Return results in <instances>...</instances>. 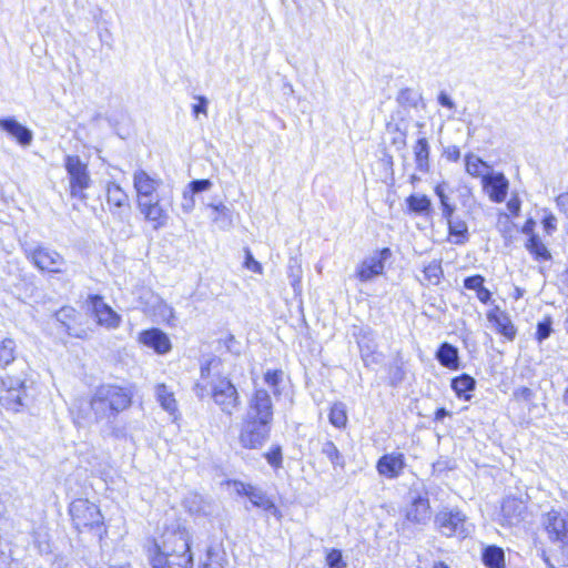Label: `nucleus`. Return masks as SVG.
I'll list each match as a JSON object with an SVG mask.
<instances>
[{
	"label": "nucleus",
	"instance_id": "f257e3e1",
	"mask_svg": "<svg viewBox=\"0 0 568 568\" xmlns=\"http://www.w3.org/2000/svg\"><path fill=\"white\" fill-rule=\"evenodd\" d=\"M149 558L152 568H193L189 529L179 524L166 527L161 542L149 549Z\"/></svg>",
	"mask_w": 568,
	"mask_h": 568
},
{
	"label": "nucleus",
	"instance_id": "f03ea898",
	"mask_svg": "<svg viewBox=\"0 0 568 568\" xmlns=\"http://www.w3.org/2000/svg\"><path fill=\"white\" fill-rule=\"evenodd\" d=\"M37 398V387L27 374L0 376V406L8 412H29Z\"/></svg>",
	"mask_w": 568,
	"mask_h": 568
},
{
	"label": "nucleus",
	"instance_id": "7ed1b4c3",
	"mask_svg": "<svg viewBox=\"0 0 568 568\" xmlns=\"http://www.w3.org/2000/svg\"><path fill=\"white\" fill-rule=\"evenodd\" d=\"M132 392L118 385L104 384L99 386L91 399L90 408L97 422L114 418L119 413L130 407Z\"/></svg>",
	"mask_w": 568,
	"mask_h": 568
},
{
	"label": "nucleus",
	"instance_id": "20e7f679",
	"mask_svg": "<svg viewBox=\"0 0 568 568\" xmlns=\"http://www.w3.org/2000/svg\"><path fill=\"white\" fill-rule=\"evenodd\" d=\"M434 524L445 537L466 538L471 531L467 517L457 508H443L436 515Z\"/></svg>",
	"mask_w": 568,
	"mask_h": 568
},
{
	"label": "nucleus",
	"instance_id": "39448f33",
	"mask_svg": "<svg viewBox=\"0 0 568 568\" xmlns=\"http://www.w3.org/2000/svg\"><path fill=\"white\" fill-rule=\"evenodd\" d=\"M64 169L68 173L70 195L84 201L88 199L85 190L91 186L92 180L88 165L78 155H65Z\"/></svg>",
	"mask_w": 568,
	"mask_h": 568
},
{
	"label": "nucleus",
	"instance_id": "423d86ee",
	"mask_svg": "<svg viewBox=\"0 0 568 568\" xmlns=\"http://www.w3.org/2000/svg\"><path fill=\"white\" fill-rule=\"evenodd\" d=\"M211 396L222 413L232 416L240 407L241 399L236 387L226 377H217L210 382Z\"/></svg>",
	"mask_w": 568,
	"mask_h": 568
},
{
	"label": "nucleus",
	"instance_id": "0eeeda50",
	"mask_svg": "<svg viewBox=\"0 0 568 568\" xmlns=\"http://www.w3.org/2000/svg\"><path fill=\"white\" fill-rule=\"evenodd\" d=\"M27 258L40 271L61 273L64 271L65 260L57 251L42 245L24 247Z\"/></svg>",
	"mask_w": 568,
	"mask_h": 568
},
{
	"label": "nucleus",
	"instance_id": "6e6552de",
	"mask_svg": "<svg viewBox=\"0 0 568 568\" xmlns=\"http://www.w3.org/2000/svg\"><path fill=\"white\" fill-rule=\"evenodd\" d=\"M271 424L245 416L239 442L246 449H260L270 437Z\"/></svg>",
	"mask_w": 568,
	"mask_h": 568
},
{
	"label": "nucleus",
	"instance_id": "1a4fd4ad",
	"mask_svg": "<svg viewBox=\"0 0 568 568\" xmlns=\"http://www.w3.org/2000/svg\"><path fill=\"white\" fill-rule=\"evenodd\" d=\"M231 486L239 496L247 497L253 507L262 509L266 515L281 518V511L262 488L240 480H233Z\"/></svg>",
	"mask_w": 568,
	"mask_h": 568
},
{
	"label": "nucleus",
	"instance_id": "9d476101",
	"mask_svg": "<svg viewBox=\"0 0 568 568\" xmlns=\"http://www.w3.org/2000/svg\"><path fill=\"white\" fill-rule=\"evenodd\" d=\"M409 505L406 519L414 524H426L430 519L428 493L424 486L413 485L408 493Z\"/></svg>",
	"mask_w": 568,
	"mask_h": 568
},
{
	"label": "nucleus",
	"instance_id": "9b49d317",
	"mask_svg": "<svg viewBox=\"0 0 568 568\" xmlns=\"http://www.w3.org/2000/svg\"><path fill=\"white\" fill-rule=\"evenodd\" d=\"M72 521L77 528L94 527L101 524L102 516L97 505L88 499H75L69 508Z\"/></svg>",
	"mask_w": 568,
	"mask_h": 568
},
{
	"label": "nucleus",
	"instance_id": "f8f14e48",
	"mask_svg": "<svg viewBox=\"0 0 568 568\" xmlns=\"http://www.w3.org/2000/svg\"><path fill=\"white\" fill-rule=\"evenodd\" d=\"M390 250L385 247L364 258L356 267L355 276L361 282H369L384 273L385 262L390 257Z\"/></svg>",
	"mask_w": 568,
	"mask_h": 568
},
{
	"label": "nucleus",
	"instance_id": "ddd939ff",
	"mask_svg": "<svg viewBox=\"0 0 568 568\" xmlns=\"http://www.w3.org/2000/svg\"><path fill=\"white\" fill-rule=\"evenodd\" d=\"M247 417L271 424L273 420V403L266 389L255 388L248 400Z\"/></svg>",
	"mask_w": 568,
	"mask_h": 568
},
{
	"label": "nucleus",
	"instance_id": "4468645a",
	"mask_svg": "<svg viewBox=\"0 0 568 568\" xmlns=\"http://www.w3.org/2000/svg\"><path fill=\"white\" fill-rule=\"evenodd\" d=\"M162 180L151 176L146 171L138 169L133 173V187L136 192V204L159 197L156 191Z\"/></svg>",
	"mask_w": 568,
	"mask_h": 568
},
{
	"label": "nucleus",
	"instance_id": "2eb2a0df",
	"mask_svg": "<svg viewBox=\"0 0 568 568\" xmlns=\"http://www.w3.org/2000/svg\"><path fill=\"white\" fill-rule=\"evenodd\" d=\"M136 206L144 220L151 224L154 231L161 230L168 225L170 215L168 210L161 204L160 197L139 202Z\"/></svg>",
	"mask_w": 568,
	"mask_h": 568
},
{
	"label": "nucleus",
	"instance_id": "dca6fc26",
	"mask_svg": "<svg viewBox=\"0 0 568 568\" xmlns=\"http://www.w3.org/2000/svg\"><path fill=\"white\" fill-rule=\"evenodd\" d=\"M106 204L113 216L123 219L124 214L130 210V200L126 192L116 183L109 182L106 184Z\"/></svg>",
	"mask_w": 568,
	"mask_h": 568
},
{
	"label": "nucleus",
	"instance_id": "f3484780",
	"mask_svg": "<svg viewBox=\"0 0 568 568\" xmlns=\"http://www.w3.org/2000/svg\"><path fill=\"white\" fill-rule=\"evenodd\" d=\"M484 191L490 201L501 203L506 200L509 182L503 173H488L481 176Z\"/></svg>",
	"mask_w": 568,
	"mask_h": 568
},
{
	"label": "nucleus",
	"instance_id": "a211bd4d",
	"mask_svg": "<svg viewBox=\"0 0 568 568\" xmlns=\"http://www.w3.org/2000/svg\"><path fill=\"white\" fill-rule=\"evenodd\" d=\"M406 467L405 456L402 453L385 454L377 460L378 475L387 479L398 478Z\"/></svg>",
	"mask_w": 568,
	"mask_h": 568
},
{
	"label": "nucleus",
	"instance_id": "6ab92c4d",
	"mask_svg": "<svg viewBox=\"0 0 568 568\" xmlns=\"http://www.w3.org/2000/svg\"><path fill=\"white\" fill-rule=\"evenodd\" d=\"M545 530L552 541L568 545V521L558 511H549L544 518Z\"/></svg>",
	"mask_w": 568,
	"mask_h": 568
},
{
	"label": "nucleus",
	"instance_id": "aec40b11",
	"mask_svg": "<svg viewBox=\"0 0 568 568\" xmlns=\"http://www.w3.org/2000/svg\"><path fill=\"white\" fill-rule=\"evenodd\" d=\"M138 339L141 344L149 348H152L156 354L160 355L168 354L172 348V344L169 336L160 328H150L142 331L139 334Z\"/></svg>",
	"mask_w": 568,
	"mask_h": 568
},
{
	"label": "nucleus",
	"instance_id": "412c9836",
	"mask_svg": "<svg viewBox=\"0 0 568 568\" xmlns=\"http://www.w3.org/2000/svg\"><path fill=\"white\" fill-rule=\"evenodd\" d=\"M487 320L494 325L497 333L501 334L508 341H513L516 337L517 329L509 315L498 306L488 311Z\"/></svg>",
	"mask_w": 568,
	"mask_h": 568
},
{
	"label": "nucleus",
	"instance_id": "4be33fe9",
	"mask_svg": "<svg viewBox=\"0 0 568 568\" xmlns=\"http://www.w3.org/2000/svg\"><path fill=\"white\" fill-rule=\"evenodd\" d=\"M91 304L100 325L106 326L109 328H116L120 325L121 317L104 303L101 296H92Z\"/></svg>",
	"mask_w": 568,
	"mask_h": 568
},
{
	"label": "nucleus",
	"instance_id": "5701e85b",
	"mask_svg": "<svg viewBox=\"0 0 568 568\" xmlns=\"http://www.w3.org/2000/svg\"><path fill=\"white\" fill-rule=\"evenodd\" d=\"M0 129L22 146H29L33 140L32 131L11 116L0 119Z\"/></svg>",
	"mask_w": 568,
	"mask_h": 568
},
{
	"label": "nucleus",
	"instance_id": "b1692460",
	"mask_svg": "<svg viewBox=\"0 0 568 568\" xmlns=\"http://www.w3.org/2000/svg\"><path fill=\"white\" fill-rule=\"evenodd\" d=\"M526 506L517 498H505L501 504V516L506 525L514 526L524 519Z\"/></svg>",
	"mask_w": 568,
	"mask_h": 568
},
{
	"label": "nucleus",
	"instance_id": "393cba45",
	"mask_svg": "<svg viewBox=\"0 0 568 568\" xmlns=\"http://www.w3.org/2000/svg\"><path fill=\"white\" fill-rule=\"evenodd\" d=\"M448 226L450 242L455 245H464L469 241V231L467 223L459 216L444 217Z\"/></svg>",
	"mask_w": 568,
	"mask_h": 568
},
{
	"label": "nucleus",
	"instance_id": "a878e982",
	"mask_svg": "<svg viewBox=\"0 0 568 568\" xmlns=\"http://www.w3.org/2000/svg\"><path fill=\"white\" fill-rule=\"evenodd\" d=\"M183 505L190 514L197 516H209L213 510L211 503L197 493H189L183 500Z\"/></svg>",
	"mask_w": 568,
	"mask_h": 568
},
{
	"label": "nucleus",
	"instance_id": "bb28decb",
	"mask_svg": "<svg viewBox=\"0 0 568 568\" xmlns=\"http://www.w3.org/2000/svg\"><path fill=\"white\" fill-rule=\"evenodd\" d=\"M436 358L439 364L446 368L457 369L459 367L458 349L447 342L439 346Z\"/></svg>",
	"mask_w": 568,
	"mask_h": 568
},
{
	"label": "nucleus",
	"instance_id": "cd10ccee",
	"mask_svg": "<svg viewBox=\"0 0 568 568\" xmlns=\"http://www.w3.org/2000/svg\"><path fill=\"white\" fill-rule=\"evenodd\" d=\"M485 277L480 274L468 276L464 280V287L466 290L475 291L477 298L487 304L491 300V292L484 286Z\"/></svg>",
	"mask_w": 568,
	"mask_h": 568
},
{
	"label": "nucleus",
	"instance_id": "c85d7f7f",
	"mask_svg": "<svg viewBox=\"0 0 568 568\" xmlns=\"http://www.w3.org/2000/svg\"><path fill=\"white\" fill-rule=\"evenodd\" d=\"M416 169L426 173L429 170V144L426 138H419L414 145Z\"/></svg>",
	"mask_w": 568,
	"mask_h": 568
},
{
	"label": "nucleus",
	"instance_id": "c756f323",
	"mask_svg": "<svg viewBox=\"0 0 568 568\" xmlns=\"http://www.w3.org/2000/svg\"><path fill=\"white\" fill-rule=\"evenodd\" d=\"M18 355V345L12 337H4L0 341V367L6 368L12 364Z\"/></svg>",
	"mask_w": 568,
	"mask_h": 568
},
{
	"label": "nucleus",
	"instance_id": "7c9ffc66",
	"mask_svg": "<svg viewBox=\"0 0 568 568\" xmlns=\"http://www.w3.org/2000/svg\"><path fill=\"white\" fill-rule=\"evenodd\" d=\"M483 561L488 568H505L504 550L496 546H488L483 552Z\"/></svg>",
	"mask_w": 568,
	"mask_h": 568
},
{
	"label": "nucleus",
	"instance_id": "2f4dec72",
	"mask_svg": "<svg viewBox=\"0 0 568 568\" xmlns=\"http://www.w3.org/2000/svg\"><path fill=\"white\" fill-rule=\"evenodd\" d=\"M452 388L458 397L469 399V393L475 388V379L467 374H463L456 378H453Z\"/></svg>",
	"mask_w": 568,
	"mask_h": 568
},
{
	"label": "nucleus",
	"instance_id": "473e14b6",
	"mask_svg": "<svg viewBox=\"0 0 568 568\" xmlns=\"http://www.w3.org/2000/svg\"><path fill=\"white\" fill-rule=\"evenodd\" d=\"M406 203L409 211L416 214L428 215L432 212V202L426 195L412 194L407 197Z\"/></svg>",
	"mask_w": 568,
	"mask_h": 568
},
{
	"label": "nucleus",
	"instance_id": "72a5a7b5",
	"mask_svg": "<svg viewBox=\"0 0 568 568\" xmlns=\"http://www.w3.org/2000/svg\"><path fill=\"white\" fill-rule=\"evenodd\" d=\"M156 398L160 405L170 414L178 410V404L174 395L164 384H159L155 389Z\"/></svg>",
	"mask_w": 568,
	"mask_h": 568
},
{
	"label": "nucleus",
	"instance_id": "f704fd0d",
	"mask_svg": "<svg viewBox=\"0 0 568 568\" xmlns=\"http://www.w3.org/2000/svg\"><path fill=\"white\" fill-rule=\"evenodd\" d=\"M329 423L336 428H344L347 424L346 406L342 402L334 403L328 414Z\"/></svg>",
	"mask_w": 568,
	"mask_h": 568
},
{
	"label": "nucleus",
	"instance_id": "c9c22d12",
	"mask_svg": "<svg viewBox=\"0 0 568 568\" xmlns=\"http://www.w3.org/2000/svg\"><path fill=\"white\" fill-rule=\"evenodd\" d=\"M526 247L537 260L548 261L551 258V254L546 245L535 234H531L528 239Z\"/></svg>",
	"mask_w": 568,
	"mask_h": 568
},
{
	"label": "nucleus",
	"instance_id": "e433bc0d",
	"mask_svg": "<svg viewBox=\"0 0 568 568\" xmlns=\"http://www.w3.org/2000/svg\"><path fill=\"white\" fill-rule=\"evenodd\" d=\"M321 453L332 463L333 467H341L344 468L345 460L342 454L339 453L336 445L331 442L326 440L322 444Z\"/></svg>",
	"mask_w": 568,
	"mask_h": 568
},
{
	"label": "nucleus",
	"instance_id": "4c0bfd02",
	"mask_svg": "<svg viewBox=\"0 0 568 568\" xmlns=\"http://www.w3.org/2000/svg\"><path fill=\"white\" fill-rule=\"evenodd\" d=\"M435 194L438 196L442 207V216L450 217V214L455 213L456 206L449 200V196L446 193V184L440 183L435 187Z\"/></svg>",
	"mask_w": 568,
	"mask_h": 568
},
{
	"label": "nucleus",
	"instance_id": "58836bf2",
	"mask_svg": "<svg viewBox=\"0 0 568 568\" xmlns=\"http://www.w3.org/2000/svg\"><path fill=\"white\" fill-rule=\"evenodd\" d=\"M75 313V310L69 306L62 307L55 313L57 321L61 324L63 331L70 336L74 335L71 331L70 322L74 320Z\"/></svg>",
	"mask_w": 568,
	"mask_h": 568
},
{
	"label": "nucleus",
	"instance_id": "ea45409f",
	"mask_svg": "<svg viewBox=\"0 0 568 568\" xmlns=\"http://www.w3.org/2000/svg\"><path fill=\"white\" fill-rule=\"evenodd\" d=\"M424 277L432 285H438L443 276V268L439 261H432L424 267Z\"/></svg>",
	"mask_w": 568,
	"mask_h": 568
},
{
	"label": "nucleus",
	"instance_id": "a19ab883",
	"mask_svg": "<svg viewBox=\"0 0 568 568\" xmlns=\"http://www.w3.org/2000/svg\"><path fill=\"white\" fill-rule=\"evenodd\" d=\"M284 373L281 369L267 371L264 374L265 384L272 389L274 396L281 394L280 385L283 381Z\"/></svg>",
	"mask_w": 568,
	"mask_h": 568
},
{
	"label": "nucleus",
	"instance_id": "79ce46f5",
	"mask_svg": "<svg viewBox=\"0 0 568 568\" xmlns=\"http://www.w3.org/2000/svg\"><path fill=\"white\" fill-rule=\"evenodd\" d=\"M485 162L479 159L478 156H475L473 154H467L465 158V166L466 172L470 174L471 176H480L481 175V169L485 166Z\"/></svg>",
	"mask_w": 568,
	"mask_h": 568
},
{
	"label": "nucleus",
	"instance_id": "37998d69",
	"mask_svg": "<svg viewBox=\"0 0 568 568\" xmlns=\"http://www.w3.org/2000/svg\"><path fill=\"white\" fill-rule=\"evenodd\" d=\"M264 457L274 469L282 467L283 455L281 446H273L267 453L264 454Z\"/></svg>",
	"mask_w": 568,
	"mask_h": 568
},
{
	"label": "nucleus",
	"instance_id": "c03bdc74",
	"mask_svg": "<svg viewBox=\"0 0 568 568\" xmlns=\"http://www.w3.org/2000/svg\"><path fill=\"white\" fill-rule=\"evenodd\" d=\"M326 565L328 568H345L347 566L343 558L342 551L338 549H331L327 552Z\"/></svg>",
	"mask_w": 568,
	"mask_h": 568
},
{
	"label": "nucleus",
	"instance_id": "a18cd8bd",
	"mask_svg": "<svg viewBox=\"0 0 568 568\" xmlns=\"http://www.w3.org/2000/svg\"><path fill=\"white\" fill-rule=\"evenodd\" d=\"M551 324H552V322H551L550 317H546L544 321H541L537 324L536 339L539 343H542L545 339H547L550 336V334L552 332Z\"/></svg>",
	"mask_w": 568,
	"mask_h": 568
},
{
	"label": "nucleus",
	"instance_id": "49530a36",
	"mask_svg": "<svg viewBox=\"0 0 568 568\" xmlns=\"http://www.w3.org/2000/svg\"><path fill=\"white\" fill-rule=\"evenodd\" d=\"M288 278L291 286L293 287L295 293L301 292V281H302V268L300 265L288 266Z\"/></svg>",
	"mask_w": 568,
	"mask_h": 568
},
{
	"label": "nucleus",
	"instance_id": "de8ad7c7",
	"mask_svg": "<svg viewBox=\"0 0 568 568\" xmlns=\"http://www.w3.org/2000/svg\"><path fill=\"white\" fill-rule=\"evenodd\" d=\"M398 101L402 104H407L409 106H417L419 95L412 89H404L398 94Z\"/></svg>",
	"mask_w": 568,
	"mask_h": 568
},
{
	"label": "nucleus",
	"instance_id": "09e8293b",
	"mask_svg": "<svg viewBox=\"0 0 568 568\" xmlns=\"http://www.w3.org/2000/svg\"><path fill=\"white\" fill-rule=\"evenodd\" d=\"M194 195L187 187L182 193L181 209L185 214H190L195 207Z\"/></svg>",
	"mask_w": 568,
	"mask_h": 568
},
{
	"label": "nucleus",
	"instance_id": "8fccbe9b",
	"mask_svg": "<svg viewBox=\"0 0 568 568\" xmlns=\"http://www.w3.org/2000/svg\"><path fill=\"white\" fill-rule=\"evenodd\" d=\"M212 187V182L207 179L194 180L189 183L187 189L193 193L197 194L207 191Z\"/></svg>",
	"mask_w": 568,
	"mask_h": 568
},
{
	"label": "nucleus",
	"instance_id": "3c124183",
	"mask_svg": "<svg viewBox=\"0 0 568 568\" xmlns=\"http://www.w3.org/2000/svg\"><path fill=\"white\" fill-rule=\"evenodd\" d=\"M244 266L254 273H257V274L262 273V265L253 257L250 250L245 251Z\"/></svg>",
	"mask_w": 568,
	"mask_h": 568
},
{
	"label": "nucleus",
	"instance_id": "603ef678",
	"mask_svg": "<svg viewBox=\"0 0 568 568\" xmlns=\"http://www.w3.org/2000/svg\"><path fill=\"white\" fill-rule=\"evenodd\" d=\"M513 396L517 400L530 402L534 397V392L529 387L523 386L516 388Z\"/></svg>",
	"mask_w": 568,
	"mask_h": 568
},
{
	"label": "nucleus",
	"instance_id": "864d4df0",
	"mask_svg": "<svg viewBox=\"0 0 568 568\" xmlns=\"http://www.w3.org/2000/svg\"><path fill=\"white\" fill-rule=\"evenodd\" d=\"M389 375H390V384L393 386L399 384L403 379H404V376H405V373L402 368L400 365L398 364H395V365H392L390 368H389Z\"/></svg>",
	"mask_w": 568,
	"mask_h": 568
},
{
	"label": "nucleus",
	"instance_id": "5fc2aeb1",
	"mask_svg": "<svg viewBox=\"0 0 568 568\" xmlns=\"http://www.w3.org/2000/svg\"><path fill=\"white\" fill-rule=\"evenodd\" d=\"M221 362L217 358H212L206 364L201 366V377L203 379H207L211 375L212 369H216L220 366Z\"/></svg>",
	"mask_w": 568,
	"mask_h": 568
},
{
	"label": "nucleus",
	"instance_id": "6e6d98bb",
	"mask_svg": "<svg viewBox=\"0 0 568 568\" xmlns=\"http://www.w3.org/2000/svg\"><path fill=\"white\" fill-rule=\"evenodd\" d=\"M383 355L381 353L374 352L372 355H364L363 363L368 368H374L376 365L381 364Z\"/></svg>",
	"mask_w": 568,
	"mask_h": 568
},
{
	"label": "nucleus",
	"instance_id": "4d7b16f0",
	"mask_svg": "<svg viewBox=\"0 0 568 568\" xmlns=\"http://www.w3.org/2000/svg\"><path fill=\"white\" fill-rule=\"evenodd\" d=\"M444 156L450 162H457L460 159V150L456 145H449L444 150Z\"/></svg>",
	"mask_w": 568,
	"mask_h": 568
},
{
	"label": "nucleus",
	"instance_id": "13d9d810",
	"mask_svg": "<svg viewBox=\"0 0 568 568\" xmlns=\"http://www.w3.org/2000/svg\"><path fill=\"white\" fill-rule=\"evenodd\" d=\"M557 219L549 213L542 219V225L547 234H551L556 230Z\"/></svg>",
	"mask_w": 568,
	"mask_h": 568
},
{
	"label": "nucleus",
	"instance_id": "bf43d9fd",
	"mask_svg": "<svg viewBox=\"0 0 568 568\" xmlns=\"http://www.w3.org/2000/svg\"><path fill=\"white\" fill-rule=\"evenodd\" d=\"M197 100H199V103L193 105V113L195 115H197L200 113L206 114L207 113V104H209L207 99L205 97H199Z\"/></svg>",
	"mask_w": 568,
	"mask_h": 568
},
{
	"label": "nucleus",
	"instance_id": "052dcab7",
	"mask_svg": "<svg viewBox=\"0 0 568 568\" xmlns=\"http://www.w3.org/2000/svg\"><path fill=\"white\" fill-rule=\"evenodd\" d=\"M160 315L165 320V321H170L174 317V311H173V307L168 305L166 303L164 302H161L160 304Z\"/></svg>",
	"mask_w": 568,
	"mask_h": 568
},
{
	"label": "nucleus",
	"instance_id": "680f3d73",
	"mask_svg": "<svg viewBox=\"0 0 568 568\" xmlns=\"http://www.w3.org/2000/svg\"><path fill=\"white\" fill-rule=\"evenodd\" d=\"M558 209L568 216V193H561L556 197Z\"/></svg>",
	"mask_w": 568,
	"mask_h": 568
},
{
	"label": "nucleus",
	"instance_id": "e2e57ef3",
	"mask_svg": "<svg viewBox=\"0 0 568 568\" xmlns=\"http://www.w3.org/2000/svg\"><path fill=\"white\" fill-rule=\"evenodd\" d=\"M465 191H466V193L462 195L463 196L462 203L465 207L468 209V211H470L473 209V206L476 205V201L471 194L470 189H466Z\"/></svg>",
	"mask_w": 568,
	"mask_h": 568
},
{
	"label": "nucleus",
	"instance_id": "0e129e2a",
	"mask_svg": "<svg viewBox=\"0 0 568 568\" xmlns=\"http://www.w3.org/2000/svg\"><path fill=\"white\" fill-rule=\"evenodd\" d=\"M507 209L513 215H517L520 211V200L515 196L507 202Z\"/></svg>",
	"mask_w": 568,
	"mask_h": 568
},
{
	"label": "nucleus",
	"instance_id": "69168bd1",
	"mask_svg": "<svg viewBox=\"0 0 568 568\" xmlns=\"http://www.w3.org/2000/svg\"><path fill=\"white\" fill-rule=\"evenodd\" d=\"M438 103L442 106H445V108H448V109H454L455 108L454 101L445 92H440L439 93V95H438Z\"/></svg>",
	"mask_w": 568,
	"mask_h": 568
},
{
	"label": "nucleus",
	"instance_id": "338daca9",
	"mask_svg": "<svg viewBox=\"0 0 568 568\" xmlns=\"http://www.w3.org/2000/svg\"><path fill=\"white\" fill-rule=\"evenodd\" d=\"M358 345H359L362 361L364 359V355H372L375 352L371 346L363 345L362 342H358Z\"/></svg>",
	"mask_w": 568,
	"mask_h": 568
},
{
	"label": "nucleus",
	"instance_id": "774afa93",
	"mask_svg": "<svg viewBox=\"0 0 568 568\" xmlns=\"http://www.w3.org/2000/svg\"><path fill=\"white\" fill-rule=\"evenodd\" d=\"M448 415H449L448 410H446L444 407L438 408L435 413V420L440 422Z\"/></svg>",
	"mask_w": 568,
	"mask_h": 568
}]
</instances>
